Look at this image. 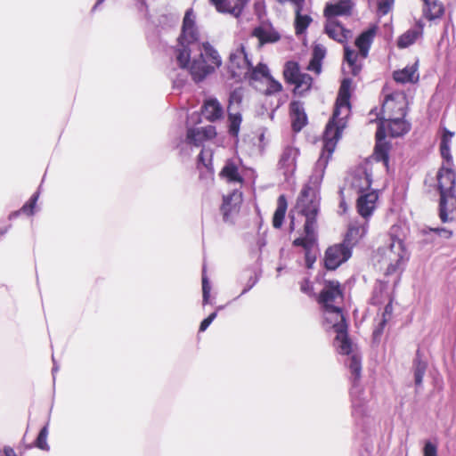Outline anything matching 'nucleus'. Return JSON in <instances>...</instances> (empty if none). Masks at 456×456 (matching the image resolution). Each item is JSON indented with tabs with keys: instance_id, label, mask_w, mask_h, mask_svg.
I'll return each instance as SVG.
<instances>
[{
	"instance_id": "f257e3e1",
	"label": "nucleus",
	"mask_w": 456,
	"mask_h": 456,
	"mask_svg": "<svg viewBox=\"0 0 456 456\" xmlns=\"http://www.w3.org/2000/svg\"><path fill=\"white\" fill-rule=\"evenodd\" d=\"M199 39L196 15L192 9H188L178 37L175 57L179 67L187 69L195 83L202 82L222 65L217 50L208 42L200 43Z\"/></svg>"
},
{
	"instance_id": "f03ea898",
	"label": "nucleus",
	"mask_w": 456,
	"mask_h": 456,
	"mask_svg": "<svg viewBox=\"0 0 456 456\" xmlns=\"http://www.w3.org/2000/svg\"><path fill=\"white\" fill-rule=\"evenodd\" d=\"M323 326L325 330L332 329L336 333L334 346L340 354L347 355L345 363L350 370V389L352 416L355 424L364 427L370 418L367 405V396L360 385L362 364L361 358L352 354V342L347 334V323L339 305L323 309Z\"/></svg>"
},
{
	"instance_id": "7ed1b4c3",
	"label": "nucleus",
	"mask_w": 456,
	"mask_h": 456,
	"mask_svg": "<svg viewBox=\"0 0 456 456\" xmlns=\"http://www.w3.org/2000/svg\"><path fill=\"white\" fill-rule=\"evenodd\" d=\"M321 196L314 191L302 190L297 199V208L305 217L304 224V236L293 240V246L301 247L305 249V266L313 268L316 261L314 247L317 246V216L320 211Z\"/></svg>"
},
{
	"instance_id": "20e7f679",
	"label": "nucleus",
	"mask_w": 456,
	"mask_h": 456,
	"mask_svg": "<svg viewBox=\"0 0 456 456\" xmlns=\"http://www.w3.org/2000/svg\"><path fill=\"white\" fill-rule=\"evenodd\" d=\"M345 113L339 115V117L332 114L331 118L326 125L323 133V148L322 153L315 163L313 174L309 178V182L305 184L302 190H307L309 191H314L315 194L320 195V187L324 176L325 169L328 166L329 160L336 148V144L339 140L342 131L346 126Z\"/></svg>"
},
{
	"instance_id": "39448f33",
	"label": "nucleus",
	"mask_w": 456,
	"mask_h": 456,
	"mask_svg": "<svg viewBox=\"0 0 456 456\" xmlns=\"http://www.w3.org/2000/svg\"><path fill=\"white\" fill-rule=\"evenodd\" d=\"M379 252L381 256L379 262L386 266L385 277H392L394 286H396L406 262L409 260V253L403 241L399 238L391 236L389 245L380 248Z\"/></svg>"
},
{
	"instance_id": "423d86ee",
	"label": "nucleus",
	"mask_w": 456,
	"mask_h": 456,
	"mask_svg": "<svg viewBox=\"0 0 456 456\" xmlns=\"http://www.w3.org/2000/svg\"><path fill=\"white\" fill-rule=\"evenodd\" d=\"M376 32L377 27L371 26L358 36L355 40V45L359 49V53L351 49L348 45H345L344 59L353 76H357L360 73L362 65L361 61H358V58L359 56L362 59L367 58Z\"/></svg>"
},
{
	"instance_id": "0eeeda50",
	"label": "nucleus",
	"mask_w": 456,
	"mask_h": 456,
	"mask_svg": "<svg viewBox=\"0 0 456 456\" xmlns=\"http://www.w3.org/2000/svg\"><path fill=\"white\" fill-rule=\"evenodd\" d=\"M251 61L246 52L245 46L240 44L229 56L228 69L232 77L241 80L250 71Z\"/></svg>"
},
{
	"instance_id": "6e6552de",
	"label": "nucleus",
	"mask_w": 456,
	"mask_h": 456,
	"mask_svg": "<svg viewBox=\"0 0 456 456\" xmlns=\"http://www.w3.org/2000/svg\"><path fill=\"white\" fill-rule=\"evenodd\" d=\"M352 256L350 246L342 242L330 246L324 254V266L327 270H336Z\"/></svg>"
},
{
	"instance_id": "1a4fd4ad",
	"label": "nucleus",
	"mask_w": 456,
	"mask_h": 456,
	"mask_svg": "<svg viewBox=\"0 0 456 456\" xmlns=\"http://www.w3.org/2000/svg\"><path fill=\"white\" fill-rule=\"evenodd\" d=\"M343 299V291L338 281H325L318 302L322 310L337 306Z\"/></svg>"
},
{
	"instance_id": "9d476101",
	"label": "nucleus",
	"mask_w": 456,
	"mask_h": 456,
	"mask_svg": "<svg viewBox=\"0 0 456 456\" xmlns=\"http://www.w3.org/2000/svg\"><path fill=\"white\" fill-rule=\"evenodd\" d=\"M351 187L359 193H363L371 186L372 172L368 165L358 166L352 173Z\"/></svg>"
},
{
	"instance_id": "9b49d317",
	"label": "nucleus",
	"mask_w": 456,
	"mask_h": 456,
	"mask_svg": "<svg viewBox=\"0 0 456 456\" xmlns=\"http://www.w3.org/2000/svg\"><path fill=\"white\" fill-rule=\"evenodd\" d=\"M436 178L440 196L455 193V173L452 167L442 165Z\"/></svg>"
},
{
	"instance_id": "f8f14e48",
	"label": "nucleus",
	"mask_w": 456,
	"mask_h": 456,
	"mask_svg": "<svg viewBox=\"0 0 456 456\" xmlns=\"http://www.w3.org/2000/svg\"><path fill=\"white\" fill-rule=\"evenodd\" d=\"M352 80L350 78H344L341 82L338 95L334 108V116L339 117L342 113L348 116L350 111V87Z\"/></svg>"
},
{
	"instance_id": "ddd939ff",
	"label": "nucleus",
	"mask_w": 456,
	"mask_h": 456,
	"mask_svg": "<svg viewBox=\"0 0 456 456\" xmlns=\"http://www.w3.org/2000/svg\"><path fill=\"white\" fill-rule=\"evenodd\" d=\"M354 4L352 0H338L327 3L324 8L326 20L336 19L338 16H349L352 14Z\"/></svg>"
},
{
	"instance_id": "4468645a",
	"label": "nucleus",
	"mask_w": 456,
	"mask_h": 456,
	"mask_svg": "<svg viewBox=\"0 0 456 456\" xmlns=\"http://www.w3.org/2000/svg\"><path fill=\"white\" fill-rule=\"evenodd\" d=\"M324 32L340 44H346L351 37V30L346 28L337 19L326 20Z\"/></svg>"
},
{
	"instance_id": "2eb2a0df",
	"label": "nucleus",
	"mask_w": 456,
	"mask_h": 456,
	"mask_svg": "<svg viewBox=\"0 0 456 456\" xmlns=\"http://www.w3.org/2000/svg\"><path fill=\"white\" fill-rule=\"evenodd\" d=\"M299 155L297 148L293 146H286L281 155L278 166L279 168L283 170V175L288 176L292 175L296 170L297 159Z\"/></svg>"
},
{
	"instance_id": "dca6fc26",
	"label": "nucleus",
	"mask_w": 456,
	"mask_h": 456,
	"mask_svg": "<svg viewBox=\"0 0 456 456\" xmlns=\"http://www.w3.org/2000/svg\"><path fill=\"white\" fill-rule=\"evenodd\" d=\"M439 217L443 223L452 222L456 219L455 193L440 196Z\"/></svg>"
},
{
	"instance_id": "f3484780",
	"label": "nucleus",
	"mask_w": 456,
	"mask_h": 456,
	"mask_svg": "<svg viewBox=\"0 0 456 456\" xmlns=\"http://www.w3.org/2000/svg\"><path fill=\"white\" fill-rule=\"evenodd\" d=\"M289 114L292 130L296 133L300 132L307 124V116L303 102L292 101L289 103Z\"/></svg>"
},
{
	"instance_id": "a211bd4d",
	"label": "nucleus",
	"mask_w": 456,
	"mask_h": 456,
	"mask_svg": "<svg viewBox=\"0 0 456 456\" xmlns=\"http://www.w3.org/2000/svg\"><path fill=\"white\" fill-rule=\"evenodd\" d=\"M249 0H210L219 12L239 17Z\"/></svg>"
},
{
	"instance_id": "6ab92c4d",
	"label": "nucleus",
	"mask_w": 456,
	"mask_h": 456,
	"mask_svg": "<svg viewBox=\"0 0 456 456\" xmlns=\"http://www.w3.org/2000/svg\"><path fill=\"white\" fill-rule=\"evenodd\" d=\"M378 194L375 191H369L359 196L356 203L357 211L363 218H369L375 208Z\"/></svg>"
},
{
	"instance_id": "aec40b11",
	"label": "nucleus",
	"mask_w": 456,
	"mask_h": 456,
	"mask_svg": "<svg viewBox=\"0 0 456 456\" xmlns=\"http://www.w3.org/2000/svg\"><path fill=\"white\" fill-rule=\"evenodd\" d=\"M386 138V130L384 128V122L381 121L378 126L376 132V146H375V155L378 160L383 161L386 166L388 164L389 160V145L384 142Z\"/></svg>"
},
{
	"instance_id": "412c9836",
	"label": "nucleus",
	"mask_w": 456,
	"mask_h": 456,
	"mask_svg": "<svg viewBox=\"0 0 456 456\" xmlns=\"http://www.w3.org/2000/svg\"><path fill=\"white\" fill-rule=\"evenodd\" d=\"M252 37L259 40V44H272L280 40V34L270 24H262L256 27L252 32Z\"/></svg>"
},
{
	"instance_id": "4be33fe9",
	"label": "nucleus",
	"mask_w": 456,
	"mask_h": 456,
	"mask_svg": "<svg viewBox=\"0 0 456 456\" xmlns=\"http://www.w3.org/2000/svg\"><path fill=\"white\" fill-rule=\"evenodd\" d=\"M400 110H403L402 108ZM404 115V112L402 111L400 117L391 118L389 116L386 120L390 136L399 137L409 132L410 124L403 119Z\"/></svg>"
},
{
	"instance_id": "5701e85b",
	"label": "nucleus",
	"mask_w": 456,
	"mask_h": 456,
	"mask_svg": "<svg viewBox=\"0 0 456 456\" xmlns=\"http://www.w3.org/2000/svg\"><path fill=\"white\" fill-rule=\"evenodd\" d=\"M241 202V193L238 191H233L223 197V204L221 206V212L223 213V219L224 222L229 221L230 214L235 211L237 206Z\"/></svg>"
},
{
	"instance_id": "b1692460",
	"label": "nucleus",
	"mask_w": 456,
	"mask_h": 456,
	"mask_svg": "<svg viewBox=\"0 0 456 456\" xmlns=\"http://www.w3.org/2000/svg\"><path fill=\"white\" fill-rule=\"evenodd\" d=\"M224 110L216 98L205 101L202 106V115L209 121H216L223 117Z\"/></svg>"
},
{
	"instance_id": "393cba45",
	"label": "nucleus",
	"mask_w": 456,
	"mask_h": 456,
	"mask_svg": "<svg viewBox=\"0 0 456 456\" xmlns=\"http://www.w3.org/2000/svg\"><path fill=\"white\" fill-rule=\"evenodd\" d=\"M391 281L393 282L392 277H388L386 278V280L377 281L371 297V303L373 305H381L391 297V295L388 291V284Z\"/></svg>"
},
{
	"instance_id": "a878e982",
	"label": "nucleus",
	"mask_w": 456,
	"mask_h": 456,
	"mask_svg": "<svg viewBox=\"0 0 456 456\" xmlns=\"http://www.w3.org/2000/svg\"><path fill=\"white\" fill-rule=\"evenodd\" d=\"M424 24L419 20L415 27L403 33L397 41L399 48H405L412 45L423 33Z\"/></svg>"
},
{
	"instance_id": "bb28decb",
	"label": "nucleus",
	"mask_w": 456,
	"mask_h": 456,
	"mask_svg": "<svg viewBox=\"0 0 456 456\" xmlns=\"http://www.w3.org/2000/svg\"><path fill=\"white\" fill-rule=\"evenodd\" d=\"M393 78L400 84L416 83L419 80L417 64L394 71Z\"/></svg>"
},
{
	"instance_id": "cd10ccee",
	"label": "nucleus",
	"mask_w": 456,
	"mask_h": 456,
	"mask_svg": "<svg viewBox=\"0 0 456 456\" xmlns=\"http://www.w3.org/2000/svg\"><path fill=\"white\" fill-rule=\"evenodd\" d=\"M452 136H453V133L445 129L442 135L440 146H439L440 154H441L442 159H444V162L442 165H445V167H453L452 156L451 154V142H452Z\"/></svg>"
},
{
	"instance_id": "c85d7f7f",
	"label": "nucleus",
	"mask_w": 456,
	"mask_h": 456,
	"mask_svg": "<svg viewBox=\"0 0 456 456\" xmlns=\"http://www.w3.org/2000/svg\"><path fill=\"white\" fill-rule=\"evenodd\" d=\"M423 15L428 20L439 19L444 13V4L439 0H423Z\"/></svg>"
},
{
	"instance_id": "c756f323",
	"label": "nucleus",
	"mask_w": 456,
	"mask_h": 456,
	"mask_svg": "<svg viewBox=\"0 0 456 456\" xmlns=\"http://www.w3.org/2000/svg\"><path fill=\"white\" fill-rule=\"evenodd\" d=\"M220 176L226 179L229 183H243V178L239 173L238 166L232 159L226 160L220 172Z\"/></svg>"
},
{
	"instance_id": "7c9ffc66",
	"label": "nucleus",
	"mask_w": 456,
	"mask_h": 456,
	"mask_svg": "<svg viewBox=\"0 0 456 456\" xmlns=\"http://www.w3.org/2000/svg\"><path fill=\"white\" fill-rule=\"evenodd\" d=\"M365 233L366 228L364 225H350L342 243L346 246H350V250L352 251L354 246Z\"/></svg>"
},
{
	"instance_id": "2f4dec72",
	"label": "nucleus",
	"mask_w": 456,
	"mask_h": 456,
	"mask_svg": "<svg viewBox=\"0 0 456 456\" xmlns=\"http://www.w3.org/2000/svg\"><path fill=\"white\" fill-rule=\"evenodd\" d=\"M428 364L422 359V355L419 350H417L415 358L412 362V369L414 374V382L417 387L422 384L423 377L427 370Z\"/></svg>"
},
{
	"instance_id": "473e14b6",
	"label": "nucleus",
	"mask_w": 456,
	"mask_h": 456,
	"mask_svg": "<svg viewBox=\"0 0 456 456\" xmlns=\"http://www.w3.org/2000/svg\"><path fill=\"white\" fill-rule=\"evenodd\" d=\"M287 208L288 203L286 197L284 195H280L277 200V208L274 212L273 218V225L274 228L281 227L287 211Z\"/></svg>"
},
{
	"instance_id": "72a5a7b5",
	"label": "nucleus",
	"mask_w": 456,
	"mask_h": 456,
	"mask_svg": "<svg viewBox=\"0 0 456 456\" xmlns=\"http://www.w3.org/2000/svg\"><path fill=\"white\" fill-rule=\"evenodd\" d=\"M228 122H229V134L235 138H238L240 125L242 122V116L239 110H228Z\"/></svg>"
},
{
	"instance_id": "f704fd0d",
	"label": "nucleus",
	"mask_w": 456,
	"mask_h": 456,
	"mask_svg": "<svg viewBox=\"0 0 456 456\" xmlns=\"http://www.w3.org/2000/svg\"><path fill=\"white\" fill-rule=\"evenodd\" d=\"M292 85L295 86L294 94L304 96L312 87L313 77L307 73H303Z\"/></svg>"
},
{
	"instance_id": "c9c22d12",
	"label": "nucleus",
	"mask_w": 456,
	"mask_h": 456,
	"mask_svg": "<svg viewBox=\"0 0 456 456\" xmlns=\"http://www.w3.org/2000/svg\"><path fill=\"white\" fill-rule=\"evenodd\" d=\"M299 65L296 61H287L284 66L283 76L288 84L292 85L302 75Z\"/></svg>"
},
{
	"instance_id": "e433bc0d",
	"label": "nucleus",
	"mask_w": 456,
	"mask_h": 456,
	"mask_svg": "<svg viewBox=\"0 0 456 456\" xmlns=\"http://www.w3.org/2000/svg\"><path fill=\"white\" fill-rule=\"evenodd\" d=\"M302 11L303 10H295V30L297 35L305 33L313 20L309 15L302 14Z\"/></svg>"
},
{
	"instance_id": "4c0bfd02",
	"label": "nucleus",
	"mask_w": 456,
	"mask_h": 456,
	"mask_svg": "<svg viewBox=\"0 0 456 456\" xmlns=\"http://www.w3.org/2000/svg\"><path fill=\"white\" fill-rule=\"evenodd\" d=\"M269 69L266 64L259 63L256 67L251 64L250 71H248L245 78L249 80H260L261 78H268L270 77Z\"/></svg>"
},
{
	"instance_id": "58836bf2",
	"label": "nucleus",
	"mask_w": 456,
	"mask_h": 456,
	"mask_svg": "<svg viewBox=\"0 0 456 456\" xmlns=\"http://www.w3.org/2000/svg\"><path fill=\"white\" fill-rule=\"evenodd\" d=\"M387 300H388V302L386 305V306L384 308L383 314H382V320L379 322V327L373 330V337L375 339L378 338L381 335L385 325L390 320L392 314H393V305H392L393 299H392V297H390Z\"/></svg>"
},
{
	"instance_id": "ea45409f",
	"label": "nucleus",
	"mask_w": 456,
	"mask_h": 456,
	"mask_svg": "<svg viewBox=\"0 0 456 456\" xmlns=\"http://www.w3.org/2000/svg\"><path fill=\"white\" fill-rule=\"evenodd\" d=\"M244 97L242 87H238L233 89L229 95V106L228 110H240V107L242 103V100Z\"/></svg>"
},
{
	"instance_id": "a19ab883",
	"label": "nucleus",
	"mask_w": 456,
	"mask_h": 456,
	"mask_svg": "<svg viewBox=\"0 0 456 456\" xmlns=\"http://www.w3.org/2000/svg\"><path fill=\"white\" fill-rule=\"evenodd\" d=\"M38 198H39V192H35L31 197L30 199L21 207V208L14 213L13 215H19V214H23V215H26L28 216H30L34 214V211H35V208H36V205H37V202L38 200Z\"/></svg>"
},
{
	"instance_id": "79ce46f5",
	"label": "nucleus",
	"mask_w": 456,
	"mask_h": 456,
	"mask_svg": "<svg viewBox=\"0 0 456 456\" xmlns=\"http://www.w3.org/2000/svg\"><path fill=\"white\" fill-rule=\"evenodd\" d=\"M186 142L194 146H200L204 142L200 128H189L186 134Z\"/></svg>"
},
{
	"instance_id": "37998d69",
	"label": "nucleus",
	"mask_w": 456,
	"mask_h": 456,
	"mask_svg": "<svg viewBox=\"0 0 456 456\" xmlns=\"http://www.w3.org/2000/svg\"><path fill=\"white\" fill-rule=\"evenodd\" d=\"M210 291L211 285L206 274V266L204 265L202 269V304L204 305L207 304H212L210 301Z\"/></svg>"
},
{
	"instance_id": "c03bdc74",
	"label": "nucleus",
	"mask_w": 456,
	"mask_h": 456,
	"mask_svg": "<svg viewBox=\"0 0 456 456\" xmlns=\"http://www.w3.org/2000/svg\"><path fill=\"white\" fill-rule=\"evenodd\" d=\"M48 433V425H45L41 428L37 439L35 440L34 444L36 447L43 451L49 450V445L47 444Z\"/></svg>"
},
{
	"instance_id": "a18cd8bd",
	"label": "nucleus",
	"mask_w": 456,
	"mask_h": 456,
	"mask_svg": "<svg viewBox=\"0 0 456 456\" xmlns=\"http://www.w3.org/2000/svg\"><path fill=\"white\" fill-rule=\"evenodd\" d=\"M395 0H376L377 12L379 16L387 15L394 4Z\"/></svg>"
},
{
	"instance_id": "49530a36",
	"label": "nucleus",
	"mask_w": 456,
	"mask_h": 456,
	"mask_svg": "<svg viewBox=\"0 0 456 456\" xmlns=\"http://www.w3.org/2000/svg\"><path fill=\"white\" fill-rule=\"evenodd\" d=\"M267 81L268 85L265 92L266 95H272L282 90L281 84L279 81L275 80L272 76H270L267 78Z\"/></svg>"
},
{
	"instance_id": "de8ad7c7",
	"label": "nucleus",
	"mask_w": 456,
	"mask_h": 456,
	"mask_svg": "<svg viewBox=\"0 0 456 456\" xmlns=\"http://www.w3.org/2000/svg\"><path fill=\"white\" fill-rule=\"evenodd\" d=\"M438 446L434 441L428 440L423 447V456H438Z\"/></svg>"
},
{
	"instance_id": "09e8293b",
	"label": "nucleus",
	"mask_w": 456,
	"mask_h": 456,
	"mask_svg": "<svg viewBox=\"0 0 456 456\" xmlns=\"http://www.w3.org/2000/svg\"><path fill=\"white\" fill-rule=\"evenodd\" d=\"M326 55V47L321 44H315L313 49V57L317 61H322Z\"/></svg>"
},
{
	"instance_id": "8fccbe9b",
	"label": "nucleus",
	"mask_w": 456,
	"mask_h": 456,
	"mask_svg": "<svg viewBox=\"0 0 456 456\" xmlns=\"http://www.w3.org/2000/svg\"><path fill=\"white\" fill-rule=\"evenodd\" d=\"M260 274L256 273V272H254L250 274L248 277V282L246 287L243 289L241 295L246 294L248 291H249L259 281Z\"/></svg>"
},
{
	"instance_id": "3c124183",
	"label": "nucleus",
	"mask_w": 456,
	"mask_h": 456,
	"mask_svg": "<svg viewBox=\"0 0 456 456\" xmlns=\"http://www.w3.org/2000/svg\"><path fill=\"white\" fill-rule=\"evenodd\" d=\"M202 135H204V141L212 139L216 135V130L214 126H207L204 127H200Z\"/></svg>"
},
{
	"instance_id": "603ef678",
	"label": "nucleus",
	"mask_w": 456,
	"mask_h": 456,
	"mask_svg": "<svg viewBox=\"0 0 456 456\" xmlns=\"http://www.w3.org/2000/svg\"><path fill=\"white\" fill-rule=\"evenodd\" d=\"M216 316L217 312H214L210 314L207 318H205L200 325V331H205L208 328V326L213 322V321L216 318Z\"/></svg>"
},
{
	"instance_id": "864d4df0",
	"label": "nucleus",
	"mask_w": 456,
	"mask_h": 456,
	"mask_svg": "<svg viewBox=\"0 0 456 456\" xmlns=\"http://www.w3.org/2000/svg\"><path fill=\"white\" fill-rule=\"evenodd\" d=\"M429 231L445 239H449L452 236V232L446 228H430Z\"/></svg>"
},
{
	"instance_id": "5fc2aeb1",
	"label": "nucleus",
	"mask_w": 456,
	"mask_h": 456,
	"mask_svg": "<svg viewBox=\"0 0 456 456\" xmlns=\"http://www.w3.org/2000/svg\"><path fill=\"white\" fill-rule=\"evenodd\" d=\"M300 289L302 292L311 295L313 292V284L309 279H305L300 285Z\"/></svg>"
},
{
	"instance_id": "6e6d98bb",
	"label": "nucleus",
	"mask_w": 456,
	"mask_h": 456,
	"mask_svg": "<svg viewBox=\"0 0 456 456\" xmlns=\"http://www.w3.org/2000/svg\"><path fill=\"white\" fill-rule=\"evenodd\" d=\"M308 69L314 70L319 74L322 70V61H317V60L312 58L308 65Z\"/></svg>"
},
{
	"instance_id": "4d7b16f0",
	"label": "nucleus",
	"mask_w": 456,
	"mask_h": 456,
	"mask_svg": "<svg viewBox=\"0 0 456 456\" xmlns=\"http://www.w3.org/2000/svg\"><path fill=\"white\" fill-rule=\"evenodd\" d=\"M294 4L295 10H303L305 1V0H286Z\"/></svg>"
},
{
	"instance_id": "13d9d810",
	"label": "nucleus",
	"mask_w": 456,
	"mask_h": 456,
	"mask_svg": "<svg viewBox=\"0 0 456 456\" xmlns=\"http://www.w3.org/2000/svg\"><path fill=\"white\" fill-rule=\"evenodd\" d=\"M3 456H18L11 446H4L3 448Z\"/></svg>"
},
{
	"instance_id": "bf43d9fd",
	"label": "nucleus",
	"mask_w": 456,
	"mask_h": 456,
	"mask_svg": "<svg viewBox=\"0 0 456 456\" xmlns=\"http://www.w3.org/2000/svg\"><path fill=\"white\" fill-rule=\"evenodd\" d=\"M173 84H174V87L181 88L185 84V78H182L179 76L176 79L174 80Z\"/></svg>"
},
{
	"instance_id": "052dcab7",
	"label": "nucleus",
	"mask_w": 456,
	"mask_h": 456,
	"mask_svg": "<svg viewBox=\"0 0 456 456\" xmlns=\"http://www.w3.org/2000/svg\"><path fill=\"white\" fill-rule=\"evenodd\" d=\"M392 102H393V98H392V96H391V95H387V96L386 97V101H385V103H384V105H383V111H384V112L386 111V109L388 107V105H389L390 103H392Z\"/></svg>"
},
{
	"instance_id": "680f3d73",
	"label": "nucleus",
	"mask_w": 456,
	"mask_h": 456,
	"mask_svg": "<svg viewBox=\"0 0 456 456\" xmlns=\"http://www.w3.org/2000/svg\"><path fill=\"white\" fill-rule=\"evenodd\" d=\"M339 208H342L344 213L346 211V204L344 200L340 201Z\"/></svg>"
},
{
	"instance_id": "e2e57ef3",
	"label": "nucleus",
	"mask_w": 456,
	"mask_h": 456,
	"mask_svg": "<svg viewBox=\"0 0 456 456\" xmlns=\"http://www.w3.org/2000/svg\"><path fill=\"white\" fill-rule=\"evenodd\" d=\"M282 269H283V267H282V266H278V267H277V273H278V275L281 273V272H282Z\"/></svg>"
},
{
	"instance_id": "0e129e2a",
	"label": "nucleus",
	"mask_w": 456,
	"mask_h": 456,
	"mask_svg": "<svg viewBox=\"0 0 456 456\" xmlns=\"http://www.w3.org/2000/svg\"><path fill=\"white\" fill-rule=\"evenodd\" d=\"M102 1H103V0H98V1L96 2V4H95V5H94V8L95 9L99 4H101V3H102Z\"/></svg>"
},
{
	"instance_id": "69168bd1",
	"label": "nucleus",
	"mask_w": 456,
	"mask_h": 456,
	"mask_svg": "<svg viewBox=\"0 0 456 456\" xmlns=\"http://www.w3.org/2000/svg\"><path fill=\"white\" fill-rule=\"evenodd\" d=\"M222 309H224V305H219V306H217V308H216V312H218V311H220V310H222Z\"/></svg>"
},
{
	"instance_id": "338daca9",
	"label": "nucleus",
	"mask_w": 456,
	"mask_h": 456,
	"mask_svg": "<svg viewBox=\"0 0 456 456\" xmlns=\"http://www.w3.org/2000/svg\"><path fill=\"white\" fill-rule=\"evenodd\" d=\"M137 4L141 5L142 4V0H135Z\"/></svg>"
},
{
	"instance_id": "774afa93",
	"label": "nucleus",
	"mask_w": 456,
	"mask_h": 456,
	"mask_svg": "<svg viewBox=\"0 0 456 456\" xmlns=\"http://www.w3.org/2000/svg\"><path fill=\"white\" fill-rule=\"evenodd\" d=\"M277 2H279L280 4H284L286 3V0H276Z\"/></svg>"
}]
</instances>
